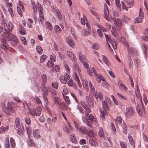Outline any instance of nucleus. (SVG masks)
Masks as SVG:
<instances>
[{"label":"nucleus","mask_w":148,"mask_h":148,"mask_svg":"<svg viewBox=\"0 0 148 148\" xmlns=\"http://www.w3.org/2000/svg\"><path fill=\"white\" fill-rule=\"evenodd\" d=\"M123 22L119 18H117L114 21V28L112 27V33L114 37L117 36L118 33L116 30H120L121 27L123 26Z\"/></svg>","instance_id":"nucleus-1"},{"label":"nucleus","mask_w":148,"mask_h":148,"mask_svg":"<svg viewBox=\"0 0 148 148\" xmlns=\"http://www.w3.org/2000/svg\"><path fill=\"white\" fill-rule=\"evenodd\" d=\"M106 40L108 45V47L109 48L110 50L112 52L113 50L111 48V47L110 44H111L113 49H115L116 48V43L115 40L113 38H106Z\"/></svg>","instance_id":"nucleus-2"},{"label":"nucleus","mask_w":148,"mask_h":148,"mask_svg":"<svg viewBox=\"0 0 148 148\" xmlns=\"http://www.w3.org/2000/svg\"><path fill=\"white\" fill-rule=\"evenodd\" d=\"M94 116L92 114H87L85 116V118L83 119L84 123L88 126H90L91 123L92 122V119L93 118Z\"/></svg>","instance_id":"nucleus-3"},{"label":"nucleus","mask_w":148,"mask_h":148,"mask_svg":"<svg viewBox=\"0 0 148 148\" xmlns=\"http://www.w3.org/2000/svg\"><path fill=\"white\" fill-rule=\"evenodd\" d=\"M41 88L42 92L43 97L44 101L47 102V96L48 94V88L45 85H42Z\"/></svg>","instance_id":"nucleus-4"},{"label":"nucleus","mask_w":148,"mask_h":148,"mask_svg":"<svg viewBox=\"0 0 148 148\" xmlns=\"http://www.w3.org/2000/svg\"><path fill=\"white\" fill-rule=\"evenodd\" d=\"M32 7L34 13H37V10L39 12L41 11H43V8H42L41 5L39 3H37L36 6L34 3L32 2Z\"/></svg>","instance_id":"nucleus-5"},{"label":"nucleus","mask_w":148,"mask_h":148,"mask_svg":"<svg viewBox=\"0 0 148 148\" xmlns=\"http://www.w3.org/2000/svg\"><path fill=\"white\" fill-rule=\"evenodd\" d=\"M3 111L7 115L10 116L11 115V114L9 112V111H10L12 112H14L15 110L11 103L8 102L7 104V109H4Z\"/></svg>","instance_id":"nucleus-6"},{"label":"nucleus","mask_w":148,"mask_h":148,"mask_svg":"<svg viewBox=\"0 0 148 148\" xmlns=\"http://www.w3.org/2000/svg\"><path fill=\"white\" fill-rule=\"evenodd\" d=\"M23 2L21 1L19 2L18 6L17 7V10L18 13L21 16L23 15L22 12L24 11V8L23 5Z\"/></svg>","instance_id":"nucleus-7"},{"label":"nucleus","mask_w":148,"mask_h":148,"mask_svg":"<svg viewBox=\"0 0 148 148\" xmlns=\"http://www.w3.org/2000/svg\"><path fill=\"white\" fill-rule=\"evenodd\" d=\"M70 78L69 76L67 73H65L64 76H60V77L59 79L61 82L63 84H66L67 81Z\"/></svg>","instance_id":"nucleus-8"},{"label":"nucleus","mask_w":148,"mask_h":148,"mask_svg":"<svg viewBox=\"0 0 148 148\" xmlns=\"http://www.w3.org/2000/svg\"><path fill=\"white\" fill-rule=\"evenodd\" d=\"M94 97L96 99L99 98L101 100L103 99V97L101 92H99L96 90H95L92 92Z\"/></svg>","instance_id":"nucleus-9"},{"label":"nucleus","mask_w":148,"mask_h":148,"mask_svg":"<svg viewBox=\"0 0 148 148\" xmlns=\"http://www.w3.org/2000/svg\"><path fill=\"white\" fill-rule=\"evenodd\" d=\"M134 110L131 107H128L126 108V112L127 117H130L134 114Z\"/></svg>","instance_id":"nucleus-10"},{"label":"nucleus","mask_w":148,"mask_h":148,"mask_svg":"<svg viewBox=\"0 0 148 148\" xmlns=\"http://www.w3.org/2000/svg\"><path fill=\"white\" fill-rule=\"evenodd\" d=\"M67 54L71 60L74 62H75L76 60V57L72 52L68 51L67 52Z\"/></svg>","instance_id":"nucleus-11"},{"label":"nucleus","mask_w":148,"mask_h":148,"mask_svg":"<svg viewBox=\"0 0 148 148\" xmlns=\"http://www.w3.org/2000/svg\"><path fill=\"white\" fill-rule=\"evenodd\" d=\"M41 108L40 107H38L36 109L35 111L32 112V114L34 116H39L41 114Z\"/></svg>","instance_id":"nucleus-12"},{"label":"nucleus","mask_w":148,"mask_h":148,"mask_svg":"<svg viewBox=\"0 0 148 148\" xmlns=\"http://www.w3.org/2000/svg\"><path fill=\"white\" fill-rule=\"evenodd\" d=\"M127 51L130 53L132 54L135 56L137 55V50L134 47H128Z\"/></svg>","instance_id":"nucleus-13"},{"label":"nucleus","mask_w":148,"mask_h":148,"mask_svg":"<svg viewBox=\"0 0 148 148\" xmlns=\"http://www.w3.org/2000/svg\"><path fill=\"white\" fill-rule=\"evenodd\" d=\"M104 16L106 19H108V17L109 16V10L108 7L106 4H104Z\"/></svg>","instance_id":"nucleus-14"},{"label":"nucleus","mask_w":148,"mask_h":148,"mask_svg":"<svg viewBox=\"0 0 148 148\" xmlns=\"http://www.w3.org/2000/svg\"><path fill=\"white\" fill-rule=\"evenodd\" d=\"M33 135L34 137L36 139H38L41 137L40 134L39 130L36 129L33 131Z\"/></svg>","instance_id":"nucleus-15"},{"label":"nucleus","mask_w":148,"mask_h":148,"mask_svg":"<svg viewBox=\"0 0 148 148\" xmlns=\"http://www.w3.org/2000/svg\"><path fill=\"white\" fill-rule=\"evenodd\" d=\"M73 77L74 79L77 81V83L79 86L80 88H81L82 86V84L80 81L79 77L75 73L73 74Z\"/></svg>","instance_id":"nucleus-16"},{"label":"nucleus","mask_w":148,"mask_h":148,"mask_svg":"<svg viewBox=\"0 0 148 148\" xmlns=\"http://www.w3.org/2000/svg\"><path fill=\"white\" fill-rule=\"evenodd\" d=\"M39 18L38 20L39 22H41V23L44 22V16L43 14V11H41L39 12Z\"/></svg>","instance_id":"nucleus-17"},{"label":"nucleus","mask_w":148,"mask_h":148,"mask_svg":"<svg viewBox=\"0 0 148 148\" xmlns=\"http://www.w3.org/2000/svg\"><path fill=\"white\" fill-rule=\"evenodd\" d=\"M56 16L60 21H62L63 19L62 16V14L58 9L56 10Z\"/></svg>","instance_id":"nucleus-18"},{"label":"nucleus","mask_w":148,"mask_h":148,"mask_svg":"<svg viewBox=\"0 0 148 148\" xmlns=\"http://www.w3.org/2000/svg\"><path fill=\"white\" fill-rule=\"evenodd\" d=\"M89 143L92 146H96L97 145V143L95 139L90 138L89 140Z\"/></svg>","instance_id":"nucleus-19"},{"label":"nucleus","mask_w":148,"mask_h":148,"mask_svg":"<svg viewBox=\"0 0 148 148\" xmlns=\"http://www.w3.org/2000/svg\"><path fill=\"white\" fill-rule=\"evenodd\" d=\"M141 47L144 56L145 58H146L147 56V47L145 44H143L142 45Z\"/></svg>","instance_id":"nucleus-20"},{"label":"nucleus","mask_w":148,"mask_h":148,"mask_svg":"<svg viewBox=\"0 0 148 148\" xmlns=\"http://www.w3.org/2000/svg\"><path fill=\"white\" fill-rule=\"evenodd\" d=\"M54 32L56 34H58L61 32L62 29L58 25H55L54 27Z\"/></svg>","instance_id":"nucleus-21"},{"label":"nucleus","mask_w":148,"mask_h":148,"mask_svg":"<svg viewBox=\"0 0 148 148\" xmlns=\"http://www.w3.org/2000/svg\"><path fill=\"white\" fill-rule=\"evenodd\" d=\"M86 134L90 138H94L95 133L93 131L91 130L86 132Z\"/></svg>","instance_id":"nucleus-22"},{"label":"nucleus","mask_w":148,"mask_h":148,"mask_svg":"<svg viewBox=\"0 0 148 148\" xmlns=\"http://www.w3.org/2000/svg\"><path fill=\"white\" fill-rule=\"evenodd\" d=\"M6 31V33L5 32H3L2 34V37H4L6 36V37H13V36L12 35L10 32L7 31V29H5Z\"/></svg>","instance_id":"nucleus-23"},{"label":"nucleus","mask_w":148,"mask_h":148,"mask_svg":"<svg viewBox=\"0 0 148 148\" xmlns=\"http://www.w3.org/2000/svg\"><path fill=\"white\" fill-rule=\"evenodd\" d=\"M47 78L46 75L43 74L42 76V85H45L47 81Z\"/></svg>","instance_id":"nucleus-24"},{"label":"nucleus","mask_w":148,"mask_h":148,"mask_svg":"<svg viewBox=\"0 0 148 148\" xmlns=\"http://www.w3.org/2000/svg\"><path fill=\"white\" fill-rule=\"evenodd\" d=\"M27 143L28 145L30 147L34 146L35 145V143L33 141L29 138L27 139Z\"/></svg>","instance_id":"nucleus-25"},{"label":"nucleus","mask_w":148,"mask_h":148,"mask_svg":"<svg viewBox=\"0 0 148 148\" xmlns=\"http://www.w3.org/2000/svg\"><path fill=\"white\" fill-rule=\"evenodd\" d=\"M20 29L19 32L22 35H25L26 34V30L23 27L22 25H20L19 26Z\"/></svg>","instance_id":"nucleus-26"},{"label":"nucleus","mask_w":148,"mask_h":148,"mask_svg":"<svg viewBox=\"0 0 148 148\" xmlns=\"http://www.w3.org/2000/svg\"><path fill=\"white\" fill-rule=\"evenodd\" d=\"M9 128V125H7L5 127L1 126L0 127V133L7 131Z\"/></svg>","instance_id":"nucleus-27"},{"label":"nucleus","mask_w":148,"mask_h":148,"mask_svg":"<svg viewBox=\"0 0 148 148\" xmlns=\"http://www.w3.org/2000/svg\"><path fill=\"white\" fill-rule=\"evenodd\" d=\"M3 39H2V42H3V44H1V47L3 49H7V45H5V44L7 43L6 41L5 40V39H5V38H3Z\"/></svg>","instance_id":"nucleus-28"},{"label":"nucleus","mask_w":148,"mask_h":148,"mask_svg":"<svg viewBox=\"0 0 148 148\" xmlns=\"http://www.w3.org/2000/svg\"><path fill=\"white\" fill-rule=\"evenodd\" d=\"M45 25L46 27L51 31L53 29L52 25L51 23L49 21H47L45 23Z\"/></svg>","instance_id":"nucleus-29"},{"label":"nucleus","mask_w":148,"mask_h":148,"mask_svg":"<svg viewBox=\"0 0 148 148\" xmlns=\"http://www.w3.org/2000/svg\"><path fill=\"white\" fill-rule=\"evenodd\" d=\"M82 83L83 87L85 88L86 90H88V86L87 81L86 80H83Z\"/></svg>","instance_id":"nucleus-30"},{"label":"nucleus","mask_w":148,"mask_h":148,"mask_svg":"<svg viewBox=\"0 0 148 148\" xmlns=\"http://www.w3.org/2000/svg\"><path fill=\"white\" fill-rule=\"evenodd\" d=\"M108 141L109 143H106V142L103 143L104 145L106 148H110V147H111L112 146V144L110 140L109 139H108Z\"/></svg>","instance_id":"nucleus-31"},{"label":"nucleus","mask_w":148,"mask_h":148,"mask_svg":"<svg viewBox=\"0 0 148 148\" xmlns=\"http://www.w3.org/2000/svg\"><path fill=\"white\" fill-rule=\"evenodd\" d=\"M79 59L82 63L86 61V58L85 56L80 53L79 56Z\"/></svg>","instance_id":"nucleus-32"},{"label":"nucleus","mask_w":148,"mask_h":148,"mask_svg":"<svg viewBox=\"0 0 148 148\" xmlns=\"http://www.w3.org/2000/svg\"><path fill=\"white\" fill-rule=\"evenodd\" d=\"M24 131V127H20L18 129L17 131V133L18 135H22Z\"/></svg>","instance_id":"nucleus-33"},{"label":"nucleus","mask_w":148,"mask_h":148,"mask_svg":"<svg viewBox=\"0 0 148 148\" xmlns=\"http://www.w3.org/2000/svg\"><path fill=\"white\" fill-rule=\"evenodd\" d=\"M86 99L89 106L92 107L93 105L92 102L91 101L90 97L88 96H87L86 97Z\"/></svg>","instance_id":"nucleus-34"},{"label":"nucleus","mask_w":148,"mask_h":148,"mask_svg":"<svg viewBox=\"0 0 148 148\" xmlns=\"http://www.w3.org/2000/svg\"><path fill=\"white\" fill-rule=\"evenodd\" d=\"M62 94L64 101L67 104L69 105L71 101L69 97L67 96H66L65 95L63 94Z\"/></svg>","instance_id":"nucleus-35"},{"label":"nucleus","mask_w":148,"mask_h":148,"mask_svg":"<svg viewBox=\"0 0 148 148\" xmlns=\"http://www.w3.org/2000/svg\"><path fill=\"white\" fill-rule=\"evenodd\" d=\"M96 78H97V80L99 83L101 82V80L103 81L105 80V79L104 77L99 74H98L96 76Z\"/></svg>","instance_id":"nucleus-36"},{"label":"nucleus","mask_w":148,"mask_h":148,"mask_svg":"<svg viewBox=\"0 0 148 148\" xmlns=\"http://www.w3.org/2000/svg\"><path fill=\"white\" fill-rule=\"evenodd\" d=\"M128 139L129 143L132 146L133 148H134V143L132 136L129 135L128 136Z\"/></svg>","instance_id":"nucleus-37"},{"label":"nucleus","mask_w":148,"mask_h":148,"mask_svg":"<svg viewBox=\"0 0 148 148\" xmlns=\"http://www.w3.org/2000/svg\"><path fill=\"white\" fill-rule=\"evenodd\" d=\"M67 84L68 85L71 87H72L73 86L74 88L76 87V86L75 84L73 82L72 79H70L69 80V81L68 82Z\"/></svg>","instance_id":"nucleus-38"},{"label":"nucleus","mask_w":148,"mask_h":148,"mask_svg":"<svg viewBox=\"0 0 148 148\" xmlns=\"http://www.w3.org/2000/svg\"><path fill=\"white\" fill-rule=\"evenodd\" d=\"M21 125L20 120L18 118H17L15 120V125L16 128H18Z\"/></svg>","instance_id":"nucleus-39"},{"label":"nucleus","mask_w":148,"mask_h":148,"mask_svg":"<svg viewBox=\"0 0 148 148\" xmlns=\"http://www.w3.org/2000/svg\"><path fill=\"white\" fill-rule=\"evenodd\" d=\"M10 143L11 145V148H15L16 144L14 139L11 138L10 139Z\"/></svg>","instance_id":"nucleus-40"},{"label":"nucleus","mask_w":148,"mask_h":148,"mask_svg":"<svg viewBox=\"0 0 148 148\" xmlns=\"http://www.w3.org/2000/svg\"><path fill=\"white\" fill-rule=\"evenodd\" d=\"M47 56L45 55H42L40 57V63H42L46 59Z\"/></svg>","instance_id":"nucleus-41"},{"label":"nucleus","mask_w":148,"mask_h":148,"mask_svg":"<svg viewBox=\"0 0 148 148\" xmlns=\"http://www.w3.org/2000/svg\"><path fill=\"white\" fill-rule=\"evenodd\" d=\"M67 42L68 44L71 47H73L74 45V41L70 38L68 39Z\"/></svg>","instance_id":"nucleus-42"},{"label":"nucleus","mask_w":148,"mask_h":148,"mask_svg":"<svg viewBox=\"0 0 148 148\" xmlns=\"http://www.w3.org/2000/svg\"><path fill=\"white\" fill-rule=\"evenodd\" d=\"M99 110L101 113L100 116L103 119H104L105 118V110H104L103 109V110H102L100 108H99Z\"/></svg>","instance_id":"nucleus-43"},{"label":"nucleus","mask_w":148,"mask_h":148,"mask_svg":"<svg viewBox=\"0 0 148 148\" xmlns=\"http://www.w3.org/2000/svg\"><path fill=\"white\" fill-rule=\"evenodd\" d=\"M102 104L103 106V109L104 110H105L106 109H107L108 108V104L105 101H103L102 102Z\"/></svg>","instance_id":"nucleus-44"},{"label":"nucleus","mask_w":148,"mask_h":148,"mask_svg":"<svg viewBox=\"0 0 148 148\" xmlns=\"http://www.w3.org/2000/svg\"><path fill=\"white\" fill-rule=\"evenodd\" d=\"M115 121L116 123L119 124H121L122 122V119L121 117L120 116H118L115 119Z\"/></svg>","instance_id":"nucleus-45"},{"label":"nucleus","mask_w":148,"mask_h":148,"mask_svg":"<svg viewBox=\"0 0 148 148\" xmlns=\"http://www.w3.org/2000/svg\"><path fill=\"white\" fill-rule=\"evenodd\" d=\"M102 56L103 59L105 64H106L107 66H108L109 65V62L107 57L104 55H102Z\"/></svg>","instance_id":"nucleus-46"},{"label":"nucleus","mask_w":148,"mask_h":148,"mask_svg":"<svg viewBox=\"0 0 148 148\" xmlns=\"http://www.w3.org/2000/svg\"><path fill=\"white\" fill-rule=\"evenodd\" d=\"M12 27L13 25L12 23L11 22H9L7 25L8 30H7L9 32H10L12 31Z\"/></svg>","instance_id":"nucleus-47"},{"label":"nucleus","mask_w":148,"mask_h":148,"mask_svg":"<svg viewBox=\"0 0 148 148\" xmlns=\"http://www.w3.org/2000/svg\"><path fill=\"white\" fill-rule=\"evenodd\" d=\"M60 70V67L59 66L56 65L54 67L52 68V70L53 71H59Z\"/></svg>","instance_id":"nucleus-48"},{"label":"nucleus","mask_w":148,"mask_h":148,"mask_svg":"<svg viewBox=\"0 0 148 148\" xmlns=\"http://www.w3.org/2000/svg\"><path fill=\"white\" fill-rule=\"evenodd\" d=\"M50 60L53 62H55L56 60V55L54 54H52L50 57Z\"/></svg>","instance_id":"nucleus-49"},{"label":"nucleus","mask_w":148,"mask_h":148,"mask_svg":"<svg viewBox=\"0 0 148 148\" xmlns=\"http://www.w3.org/2000/svg\"><path fill=\"white\" fill-rule=\"evenodd\" d=\"M99 136L101 137H103L104 136V132L102 127H100L99 128Z\"/></svg>","instance_id":"nucleus-50"},{"label":"nucleus","mask_w":148,"mask_h":148,"mask_svg":"<svg viewBox=\"0 0 148 148\" xmlns=\"http://www.w3.org/2000/svg\"><path fill=\"white\" fill-rule=\"evenodd\" d=\"M142 108H140L139 106H138L136 108V110L140 116L142 115Z\"/></svg>","instance_id":"nucleus-51"},{"label":"nucleus","mask_w":148,"mask_h":148,"mask_svg":"<svg viewBox=\"0 0 148 148\" xmlns=\"http://www.w3.org/2000/svg\"><path fill=\"white\" fill-rule=\"evenodd\" d=\"M70 136L71 137V141L74 143H77V140L76 139L74 134H71Z\"/></svg>","instance_id":"nucleus-52"},{"label":"nucleus","mask_w":148,"mask_h":148,"mask_svg":"<svg viewBox=\"0 0 148 148\" xmlns=\"http://www.w3.org/2000/svg\"><path fill=\"white\" fill-rule=\"evenodd\" d=\"M89 87L92 92L95 90L94 86L92 85L91 81H89Z\"/></svg>","instance_id":"nucleus-53"},{"label":"nucleus","mask_w":148,"mask_h":148,"mask_svg":"<svg viewBox=\"0 0 148 148\" xmlns=\"http://www.w3.org/2000/svg\"><path fill=\"white\" fill-rule=\"evenodd\" d=\"M36 50L38 53L40 54L42 53V50L41 47L39 46H36Z\"/></svg>","instance_id":"nucleus-54"},{"label":"nucleus","mask_w":148,"mask_h":148,"mask_svg":"<svg viewBox=\"0 0 148 148\" xmlns=\"http://www.w3.org/2000/svg\"><path fill=\"white\" fill-rule=\"evenodd\" d=\"M54 100L55 102L58 105H60L61 104V103L60 101V99L58 97H56L55 98Z\"/></svg>","instance_id":"nucleus-55"},{"label":"nucleus","mask_w":148,"mask_h":148,"mask_svg":"<svg viewBox=\"0 0 148 148\" xmlns=\"http://www.w3.org/2000/svg\"><path fill=\"white\" fill-rule=\"evenodd\" d=\"M126 2L127 3L129 7L130 8L132 7L134 4L133 0H132L130 1H126Z\"/></svg>","instance_id":"nucleus-56"},{"label":"nucleus","mask_w":148,"mask_h":148,"mask_svg":"<svg viewBox=\"0 0 148 148\" xmlns=\"http://www.w3.org/2000/svg\"><path fill=\"white\" fill-rule=\"evenodd\" d=\"M5 148H10V146L9 142L8 139L6 140L5 141Z\"/></svg>","instance_id":"nucleus-57"},{"label":"nucleus","mask_w":148,"mask_h":148,"mask_svg":"<svg viewBox=\"0 0 148 148\" xmlns=\"http://www.w3.org/2000/svg\"><path fill=\"white\" fill-rule=\"evenodd\" d=\"M74 69L76 71H77L78 73H79L78 75L79 77H80V78H82L81 74L80 73L81 71V70L80 69L79 66H78V67H76L74 68Z\"/></svg>","instance_id":"nucleus-58"},{"label":"nucleus","mask_w":148,"mask_h":148,"mask_svg":"<svg viewBox=\"0 0 148 148\" xmlns=\"http://www.w3.org/2000/svg\"><path fill=\"white\" fill-rule=\"evenodd\" d=\"M76 109L77 110H79V112L80 113H83V109L81 107L78 105L76 106Z\"/></svg>","instance_id":"nucleus-59"},{"label":"nucleus","mask_w":148,"mask_h":148,"mask_svg":"<svg viewBox=\"0 0 148 148\" xmlns=\"http://www.w3.org/2000/svg\"><path fill=\"white\" fill-rule=\"evenodd\" d=\"M52 86L53 87L56 88L57 89L58 86V83L57 82H54L52 83Z\"/></svg>","instance_id":"nucleus-60"},{"label":"nucleus","mask_w":148,"mask_h":148,"mask_svg":"<svg viewBox=\"0 0 148 148\" xmlns=\"http://www.w3.org/2000/svg\"><path fill=\"white\" fill-rule=\"evenodd\" d=\"M57 119L56 117H53L51 119V122H50V124L55 123L57 122Z\"/></svg>","instance_id":"nucleus-61"},{"label":"nucleus","mask_w":148,"mask_h":148,"mask_svg":"<svg viewBox=\"0 0 148 148\" xmlns=\"http://www.w3.org/2000/svg\"><path fill=\"white\" fill-rule=\"evenodd\" d=\"M120 145L121 148H127V145L124 142H120Z\"/></svg>","instance_id":"nucleus-62"},{"label":"nucleus","mask_w":148,"mask_h":148,"mask_svg":"<svg viewBox=\"0 0 148 148\" xmlns=\"http://www.w3.org/2000/svg\"><path fill=\"white\" fill-rule=\"evenodd\" d=\"M11 38L10 39L11 40V43H12L13 42L14 43H17L18 42V39L17 38Z\"/></svg>","instance_id":"nucleus-63"},{"label":"nucleus","mask_w":148,"mask_h":148,"mask_svg":"<svg viewBox=\"0 0 148 148\" xmlns=\"http://www.w3.org/2000/svg\"><path fill=\"white\" fill-rule=\"evenodd\" d=\"M130 18L127 16L126 15L124 16L123 20L125 22H127L130 20Z\"/></svg>","instance_id":"nucleus-64"}]
</instances>
